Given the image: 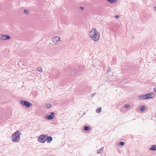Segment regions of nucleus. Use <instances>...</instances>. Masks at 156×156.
Masks as SVG:
<instances>
[{
	"label": "nucleus",
	"mask_w": 156,
	"mask_h": 156,
	"mask_svg": "<svg viewBox=\"0 0 156 156\" xmlns=\"http://www.w3.org/2000/svg\"><path fill=\"white\" fill-rule=\"evenodd\" d=\"M150 150L154 151L156 150V145H153L150 148Z\"/></svg>",
	"instance_id": "11"
},
{
	"label": "nucleus",
	"mask_w": 156,
	"mask_h": 156,
	"mask_svg": "<svg viewBox=\"0 0 156 156\" xmlns=\"http://www.w3.org/2000/svg\"><path fill=\"white\" fill-rule=\"evenodd\" d=\"M47 135H41L39 136L38 140V141L41 143H44L47 140Z\"/></svg>",
	"instance_id": "3"
},
{
	"label": "nucleus",
	"mask_w": 156,
	"mask_h": 156,
	"mask_svg": "<svg viewBox=\"0 0 156 156\" xmlns=\"http://www.w3.org/2000/svg\"><path fill=\"white\" fill-rule=\"evenodd\" d=\"M90 128L89 126H86L84 127V129L85 131H88L90 130Z\"/></svg>",
	"instance_id": "12"
},
{
	"label": "nucleus",
	"mask_w": 156,
	"mask_h": 156,
	"mask_svg": "<svg viewBox=\"0 0 156 156\" xmlns=\"http://www.w3.org/2000/svg\"><path fill=\"white\" fill-rule=\"evenodd\" d=\"M73 70L72 72L73 74H78L80 72V69L79 66H77L76 67H75L74 68H73Z\"/></svg>",
	"instance_id": "6"
},
{
	"label": "nucleus",
	"mask_w": 156,
	"mask_h": 156,
	"mask_svg": "<svg viewBox=\"0 0 156 156\" xmlns=\"http://www.w3.org/2000/svg\"><path fill=\"white\" fill-rule=\"evenodd\" d=\"M20 104L23 106H25L27 108H29L32 105V104L27 101L21 100L20 101Z\"/></svg>",
	"instance_id": "4"
},
{
	"label": "nucleus",
	"mask_w": 156,
	"mask_h": 156,
	"mask_svg": "<svg viewBox=\"0 0 156 156\" xmlns=\"http://www.w3.org/2000/svg\"><path fill=\"white\" fill-rule=\"evenodd\" d=\"M60 38V37H54L52 38V40L54 43L56 44L59 41Z\"/></svg>",
	"instance_id": "8"
},
{
	"label": "nucleus",
	"mask_w": 156,
	"mask_h": 156,
	"mask_svg": "<svg viewBox=\"0 0 156 156\" xmlns=\"http://www.w3.org/2000/svg\"><path fill=\"white\" fill-rule=\"evenodd\" d=\"M24 13L27 15H28L29 14V11L28 10L25 9L24 10Z\"/></svg>",
	"instance_id": "21"
},
{
	"label": "nucleus",
	"mask_w": 156,
	"mask_h": 156,
	"mask_svg": "<svg viewBox=\"0 0 156 156\" xmlns=\"http://www.w3.org/2000/svg\"><path fill=\"white\" fill-rule=\"evenodd\" d=\"M21 134V133L20 131H16L12 136V141L16 143L18 142L20 139Z\"/></svg>",
	"instance_id": "2"
},
{
	"label": "nucleus",
	"mask_w": 156,
	"mask_h": 156,
	"mask_svg": "<svg viewBox=\"0 0 156 156\" xmlns=\"http://www.w3.org/2000/svg\"><path fill=\"white\" fill-rule=\"evenodd\" d=\"M115 18H119V16L117 15H116L115 16Z\"/></svg>",
	"instance_id": "25"
},
{
	"label": "nucleus",
	"mask_w": 156,
	"mask_h": 156,
	"mask_svg": "<svg viewBox=\"0 0 156 156\" xmlns=\"http://www.w3.org/2000/svg\"><path fill=\"white\" fill-rule=\"evenodd\" d=\"M37 70L40 72H42V69L41 67H38L37 68Z\"/></svg>",
	"instance_id": "19"
},
{
	"label": "nucleus",
	"mask_w": 156,
	"mask_h": 156,
	"mask_svg": "<svg viewBox=\"0 0 156 156\" xmlns=\"http://www.w3.org/2000/svg\"><path fill=\"white\" fill-rule=\"evenodd\" d=\"M153 8L154 9V10L156 11V7H153Z\"/></svg>",
	"instance_id": "27"
},
{
	"label": "nucleus",
	"mask_w": 156,
	"mask_h": 156,
	"mask_svg": "<svg viewBox=\"0 0 156 156\" xmlns=\"http://www.w3.org/2000/svg\"><path fill=\"white\" fill-rule=\"evenodd\" d=\"M109 3H113L114 2L116 3L117 2V0H106Z\"/></svg>",
	"instance_id": "15"
},
{
	"label": "nucleus",
	"mask_w": 156,
	"mask_h": 156,
	"mask_svg": "<svg viewBox=\"0 0 156 156\" xmlns=\"http://www.w3.org/2000/svg\"><path fill=\"white\" fill-rule=\"evenodd\" d=\"M55 114V113L54 112H51L50 115H46L45 118L48 120H51L54 118Z\"/></svg>",
	"instance_id": "5"
},
{
	"label": "nucleus",
	"mask_w": 156,
	"mask_h": 156,
	"mask_svg": "<svg viewBox=\"0 0 156 156\" xmlns=\"http://www.w3.org/2000/svg\"><path fill=\"white\" fill-rule=\"evenodd\" d=\"M154 90L155 92H156V87H155L154 88Z\"/></svg>",
	"instance_id": "26"
},
{
	"label": "nucleus",
	"mask_w": 156,
	"mask_h": 156,
	"mask_svg": "<svg viewBox=\"0 0 156 156\" xmlns=\"http://www.w3.org/2000/svg\"><path fill=\"white\" fill-rule=\"evenodd\" d=\"M145 95L146 99H149V98L148 97V94H145Z\"/></svg>",
	"instance_id": "23"
},
{
	"label": "nucleus",
	"mask_w": 156,
	"mask_h": 156,
	"mask_svg": "<svg viewBox=\"0 0 156 156\" xmlns=\"http://www.w3.org/2000/svg\"><path fill=\"white\" fill-rule=\"evenodd\" d=\"M11 38L10 36L8 35H3L1 38V40H9Z\"/></svg>",
	"instance_id": "7"
},
{
	"label": "nucleus",
	"mask_w": 156,
	"mask_h": 156,
	"mask_svg": "<svg viewBox=\"0 0 156 156\" xmlns=\"http://www.w3.org/2000/svg\"><path fill=\"white\" fill-rule=\"evenodd\" d=\"M125 144V143L124 142L122 141L120 142L119 143H118L117 144L119 145V146H123Z\"/></svg>",
	"instance_id": "18"
},
{
	"label": "nucleus",
	"mask_w": 156,
	"mask_h": 156,
	"mask_svg": "<svg viewBox=\"0 0 156 156\" xmlns=\"http://www.w3.org/2000/svg\"><path fill=\"white\" fill-rule=\"evenodd\" d=\"M95 93H94V94H93L91 96V97H93L94 96V95L95 94Z\"/></svg>",
	"instance_id": "29"
},
{
	"label": "nucleus",
	"mask_w": 156,
	"mask_h": 156,
	"mask_svg": "<svg viewBox=\"0 0 156 156\" xmlns=\"http://www.w3.org/2000/svg\"><path fill=\"white\" fill-rule=\"evenodd\" d=\"M138 98L139 99H141V100L144 99H146L145 95H142L139 96L138 97Z\"/></svg>",
	"instance_id": "13"
},
{
	"label": "nucleus",
	"mask_w": 156,
	"mask_h": 156,
	"mask_svg": "<svg viewBox=\"0 0 156 156\" xmlns=\"http://www.w3.org/2000/svg\"><path fill=\"white\" fill-rule=\"evenodd\" d=\"M101 110V107L98 108L96 111V112L97 113H99L100 112Z\"/></svg>",
	"instance_id": "17"
},
{
	"label": "nucleus",
	"mask_w": 156,
	"mask_h": 156,
	"mask_svg": "<svg viewBox=\"0 0 156 156\" xmlns=\"http://www.w3.org/2000/svg\"><path fill=\"white\" fill-rule=\"evenodd\" d=\"M89 36L94 41H96L99 39L100 34L96 29L93 28L90 33Z\"/></svg>",
	"instance_id": "1"
},
{
	"label": "nucleus",
	"mask_w": 156,
	"mask_h": 156,
	"mask_svg": "<svg viewBox=\"0 0 156 156\" xmlns=\"http://www.w3.org/2000/svg\"><path fill=\"white\" fill-rule=\"evenodd\" d=\"M46 107H47V108H50L51 107V105L50 104H47L46 105Z\"/></svg>",
	"instance_id": "20"
},
{
	"label": "nucleus",
	"mask_w": 156,
	"mask_h": 156,
	"mask_svg": "<svg viewBox=\"0 0 156 156\" xmlns=\"http://www.w3.org/2000/svg\"><path fill=\"white\" fill-rule=\"evenodd\" d=\"M46 137H47V140H47V142L48 143H50L52 140V138L51 136H48V135H47V136Z\"/></svg>",
	"instance_id": "9"
},
{
	"label": "nucleus",
	"mask_w": 156,
	"mask_h": 156,
	"mask_svg": "<svg viewBox=\"0 0 156 156\" xmlns=\"http://www.w3.org/2000/svg\"><path fill=\"white\" fill-rule=\"evenodd\" d=\"M154 95L153 93H148V97L149 99L153 98L154 97Z\"/></svg>",
	"instance_id": "10"
},
{
	"label": "nucleus",
	"mask_w": 156,
	"mask_h": 156,
	"mask_svg": "<svg viewBox=\"0 0 156 156\" xmlns=\"http://www.w3.org/2000/svg\"><path fill=\"white\" fill-rule=\"evenodd\" d=\"M104 147H102L97 152V154H101L102 153L103 151Z\"/></svg>",
	"instance_id": "14"
},
{
	"label": "nucleus",
	"mask_w": 156,
	"mask_h": 156,
	"mask_svg": "<svg viewBox=\"0 0 156 156\" xmlns=\"http://www.w3.org/2000/svg\"><path fill=\"white\" fill-rule=\"evenodd\" d=\"M145 109V106H142L140 107V109L142 112L144 111Z\"/></svg>",
	"instance_id": "16"
},
{
	"label": "nucleus",
	"mask_w": 156,
	"mask_h": 156,
	"mask_svg": "<svg viewBox=\"0 0 156 156\" xmlns=\"http://www.w3.org/2000/svg\"><path fill=\"white\" fill-rule=\"evenodd\" d=\"M125 108H129L130 107V106L129 105H126L125 106Z\"/></svg>",
	"instance_id": "22"
},
{
	"label": "nucleus",
	"mask_w": 156,
	"mask_h": 156,
	"mask_svg": "<svg viewBox=\"0 0 156 156\" xmlns=\"http://www.w3.org/2000/svg\"><path fill=\"white\" fill-rule=\"evenodd\" d=\"M80 8L81 9H83H83H84V8H83V7H80Z\"/></svg>",
	"instance_id": "28"
},
{
	"label": "nucleus",
	"mask_w": 156,
	"mask_h": 156,
	"mask_svg": "<svg viewBox=\"0 0 156 156\" xmlns=\"http://www.w3.org/2000/svg\"><path fill=\"white\" fill-rule=\"evenodd\" d=\"M110 69H111V68L110 67H109V68H108V70H107V71L108 72L110 70Z\"/></svg>",
	"instance_id": "24"
}]
</instances>
